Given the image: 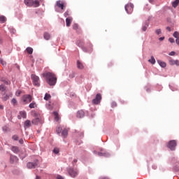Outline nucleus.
Masks as SVG:
<instances>
[{
  "label": "nucleus",
  "instance_id": "2f4dec72",
  "mask_svg": "<svg viewBox=\"0 0 179 179\" xmlns=\"http://www.w3.org/2000/svg\"><path fill=\"white\" fill-rule=\"evenodd\" d=\"M50 99H51V95L46 93L44 96V100L48 101Z\"/></svg>",
  "mask_w": 179,
  "mask_h": 179
},
{
  "label": "nucleus",
  "instance_id": "a18cd8bd",
  "mask_svg": "<svg viewBox=\"0 0 179 179\" xmlns=\"http://www.w3.org/2000/svg\"><path fill=\"white\" fill-rule=\"evenodd\" d=\"M169 41L170 43H174V38H169Z\"/></svg>",
  "mask_w": 179,
  "mask_h": 179
},
{
  "label": "nucleus",
  "instance_id": "f704fd0d",
  "mask_svg": "<svg viewBox=\"0 0 179 179\" xmlns=\"http://www.w3.org/2000/svg\"><path fill=\"white\" fill-rule=\"evenodd\" d=\"M6 90V87H5V85H0V92H5Z\"/></svg>",
  "mask_w": 179,
  "mask_h": 179
},
{
  "label": "nucleus",
  "instance_id": "79ce46f5",
  "mask_svg": "<svg viewBox=\"0 0 179 179\" xmlns=\"http://www.w3.org/2000/svg\"><path fill=\"white\" fill-rule=\"evenodd\" d=\"M64 16L65 17H68V16H69V11H66L64 13Z\"/></svg>",
  "mask_w": 179,
  "mask_h": 179
},
{
  "label": "nucleus",
  "instance_id": "393cba45",
  "mask_svg": "<svg viewBox=\"0 0 179 179\" xmlns=\"http://www.w3.org/2000/svg\"><path fill=\"white\" fill-rule=\"evenodd\" d=\"M179 4V0H175L173 2H172V6L173 8H176L178 6Z\"/></svg>",
  "mask_w": 179,
  "mask_h": 179
},
{
  "label": "nucleus",
  "instance_id": "72a5a7b5",
  "mask_svg": "<svg viewBox=\"0 0 179 179\" xmlns=\"http://www.w3.org/2000/svg\"><path fill=\"white\" fill-rule=\"evenodd\" d=\"M57 134H61V132H62V127H61V126H59V127H57Z\"/></svg>",
  "mask_w": 179,
  "mask_h": 179
},
{
  "label": "nucleus",
  "instance_id": "473e14b6",
  "mask_svg": "<svg viewBox=\"0 0 179 179\" xmlns=\"http://www.w3.org/2000/svg\"><path fill=\"white\" fill-rule=\"evenodd\" d=\"M26 50L28 52V54H33V48L28 47L27 48Z\"/></svg>",
  "mask_w": 179,
  "mask_h": 179
},
{
  "label": "nucleus",
  "instance_id": "423d86ee",
  "mask_svg": "<svg viewBox=\"0 0 179 179\" xmlns=\"http://www.w3.org/2000/svg\"><path fill=\"white\" fill-rule=\"evenodd\" d=\"M176 146H177V141H176V140H172V141H169V143H168V148L171 150H175Z\"/></svg>",
  "mask_w": 179,
  "mask_h": 179
},
{
  "label": "nucleus",
  "instance_id": "052dcab7",
  "mask_svg": "<svg viewBox=\"0 0 179 179\" xmlns=\"http://www.w3.org/2000/svg\"><path fill=\"white\" fill-rule=\"evenodd\" d=\"M0 54H1V50H0Z\"/></svg>",
  "mask_w": 179,
  "mask_h": 179
},
{
  "label": "nucleus",
  "instance_id": "20e7f679",
  "mask_svg": "<svg viewBox=\"0 0 179 179\" xmlns=\"http://www.w3.org/2000/svg\"><path fill=\"white\" fill-rule=\"evenodd\" d=\"M127 13L131 14L134 12V4L129 3L124 6Z\"/></svg>",
  "mask_w": 179,
  "mask_h": 179
},
{
  "label": "nucleus",
  "instance_id": "4d7b16f0",
  "mask_svg": "<svg viewBox=\"0 0 179 179\" xmlns=\"http://www.w3.org/2000/svg\"><path fill=\"white\" fill-rule=\"evenodd\" d=\"M1 64H2L3 65H5V64H6V63H3V61H2V60L1 61Z\"/></svg>",
  "mask_w": 179,
  "mask_h": 179
},
{
  "label": "nucleus",
  "instance_id": "4468645a",
  "mask_svg": "<svg viewBox=\"0 0 179 179\" xmlns=\"http://www.w3.org/2000/svg\"><path fill=\"white\" fill-rule=\"evenodd\" d=\"M73 18L72 17H69L66 19V24L67 27H69L71 26V24L72 23Z\"/></svg>",
  "mask_w": 179,
  "mask_h": 179
},
{
  "label": "nucleus",
  "instance_id": "0eeeda50",
  "mask_svg": "<svg viewBox=\"0 0 179 179\" xmlns=\"http://www.w3.org/2000/svg\"><path fill=\"white\" fill-rule=\"evenodd\" d=\"M100 101H101V94H97L96 95L95 99L92 100V104H100Z\"/></svg>",
  "mask_w": 179,
  "mask_h": 179
},
{
  "label": "nucleus",
  "instance_id": "c85d7f7f",
  "mask_svg": "<svg viewBox=\"0 0 179 179\" xmlns=\"http://www.w3.org/2000/svg\"><path fill=\"white\" fill-rule=\"evenodd\" d=\"M76 44L78 47H80L81 48H83L84 43L82 41H77Z\"/></svg>",
  "mask_w": 179,
  "mask_h": 179
},
{
  "label": "nucleus",
  "instance_id": "f257e3e1",
  "mask_svg": "<svg viewBox=\"0 0 179 179\" xmlns=\"http://www.w3.org/2000/svg\"><path fill=\"white\" fill-rule=\"evenodd\" d=\"M43 76L46 78V82L50 85V86H55L57 83V77L55 74L52 73H43Z\"/></svg>",
  "mask_w": 179,
  "mask_h": 179
},
{
  "label": "nucleus",
  "instance_id": "7c9ffc66",
  "mask_svg": "<svg viewBox=\"0 0 179 179\" xmlns=\"http://www.w3.org/2000/svg\"><path fill=\"white\" fill-rule=\"evenodd\" d=\"M36 107H37L36 102H32L29 104V108H36Z\"/></svg>",
  "mask_w": 179,
  "mask_h": 179
},
{
  "label": "nucleus",
  "instance_id": "cd10ccee",
  "mask_svg": "<svg viewBox=\"0 0 179 179\" xmlns=\"http://www.w3.org/2000/svg\"><path fill=\"white\" fill-rule=\"evenodd\" d=\"M6 22V17L3 15L0 16V23H5Z\"/></svg>",
  "mask_w": 179,
  "mask_h": 179
},
{
  "label": "nucleus",
  "instance_id": "5fc2aeb1",
  "mask_svg": "<svg viewBox=\"0 0 179 179\" xmlns=\"http://www.w3.org/2000/svg\"><path fill=\"white\" fill-rule=\"evenodd\" d=\"M170 55H174V52H171L170 53Z\"/></svg>",
  "mask_w": 179,
  "mask_h": 179
},
{
  "label": "nucleus",
  "instance_id": "aec40b11",
  "mask_svg": "<svg viewBox=\"0 0 179 179\" xmlns=\"http://www.w3.org/2000/svg\"><path fill=\"white\" fill-rule=\"evenodd\" d=\"M62 136H63V138H66L68 136V129H63V131H62Z\"/></svg>",
  "mask_w": 179,
  "mask_h": 179
},
{
  "label": "nucleus",
  "instance_id": "1a4fd4ad",
  "mask_svg": "<svg viewBox=\"0 0 179 179\" xmlns=\"http://www.w3.org/2000/svg\"><path fill=\"white\" fill-rule=\"evenodd\" d=\"M19 162V158L17 157L10 155V163L11 164H13V163H17Z\"/></svg>",
  "mask_w": 179,
  "mask_h": 179
},
{
  "label": "nucleus",
  "instance_id": "6e6d98bb",
  "mask_svg": "<svg viewBox=\"0 0 179 179\" xmlns=\"http://www.w3.org/2000/svg\"><path fill=\"white\" fill-rule=\"evenodd\" d=\"M73 162H74V163H77V162H78V159H74V160H73Z\"/></svg>",
  "mask_w": 179,
  "mask_h": 179
},
{
  "label": "nucleus",
  "instance_id": "a878e982",
  "mask_svg": "<svg viewBox=\"0 0 179 179\" xmlns=\"http://www.w3.org/2000/svg\"><path fill=\"white\" fill-rule=\"evenodd\" d=\"M148 27H149V24L148 23L144 24L142 27V31H146V30H148Z\"/></svg>",
  "mask_w": 179,
  "mask_h": 179
},
{
  "label": "nucleus",
  "instance_id": "5701e85b",
  "mask_svg": "<svg viewBox=\"0 0 179 179\" xmlns=\"http://www.w3.org/2000/svg\"><path fill=\"white\" fill-rule=\"evenodd\" d=\"M32 124H34V125H37L40 122V118L36 117L31 121Z\"/></svg>",
  "mask_w": 179,
  "mask_h": 179
},
{
  "label": "nucleus",
  "instance_id": "4be33fe9",
  "mask_svg": "<svg viewBox=\"0 0 179 179\" xmlns=\"http://www.w3.org/2000/svg\"><path fill=\"white\" fill-rule=\"evenodd\" d=\"M53 115L55 116V121H59V115L58 114V112H54Z\"/></svg>",
  "mask_w": 179,
  "mask_h": 179
},
{
  "label": "nucleus",
  "instance_id": "8fccbe9b",
  "mask_svg": "<svg viewBox=\"0 0 179 179\" xmlns=\"http://www.w3.org/2000/svg\"><path fill=\"white\" fill-rule=\"evenodd\" d=\"M159 41H163L164 40V37H161L159 38Z\"/></svg>",
  "mask_w": 179,
  "mask_h": 179
},
{
  "label": "nucleus",
  "instance_id": "ddd939ff",
  "mask_svg": "<svg viewBox=\"0 0 179 179\" xmlns=\"http://www.w3.org/2000/svg\"><path fill=\"white\" fill-rule=\"evenodd\" d=\"M57 6H58V8H60L62 10H64V8H65L64 2L62 1H57Z\"/></svg>",
  "mask_w": 179,
  "mask_h": 179
},
{
  "label": "nucleus",
  "instance_id": "6ab92c4d",
  "mask_svg": "<svg viewBox=\"0 0 179 179\" xmlns=\"http://www.w3.org/2000/svg\"><path fill=\"white\" fill-rule=\"evenodd\" d=\"M43 38L45 40H50L51 38V35L48 32H45L43 34Z\"/></svg>",
  "mask_w": 179,
  "mask_h": 179
},
{
  "label": "nucleus",
  "instance_id": "c756f323",
  "mask_svg": "<svg viewBox=\"0 0 179 179\" xmlns=\"http://www.w3.org/2000/svg\"><path fill=\"white\" fill-rule=\"evenodd\" d=\"M98 156H104L105 157H107V156H108V153L107 152H98L97 153Z\"/></svg>",
  "mask_w": 179,
  "mask_h": 179
},
{
  "label": "nucleus",
  "instance_id": "de8ad7c7",
  "mask_svg": "<svg viewBox=\"0 0 179 179\" xmlns=\"http://www.w3.org/2000/svg\"><path fill=\"white\" fill-rule=\"evenodd\" d=\"M19 143H20L21 145H23V139L19 140Z\"/></svg>",
  "mask_w": 179,
  "mask_h": 179
},
{
  "label": "nucleus",
  "instance_id": "a211bd4d",
  "mask_svg": "<svg viewBox=\"0 0 179 179\" xmlns=\"http://www.w3.org/2000/svg\"><path fill=\"white\" fill-rule=\"evenodd\" d=\"M77 67L78 69H83L85 68V66H83V63L80 62V61H77Z\"/></svg>",
  "mask_w": 179,
  "mask_h": 179
},
{
  "label": "nucleus",
  "instance_id": "f3484780",
  "mask_svg": "<svg viewBox=\"0 0 179 179\" xmlns=\"http://www.w3.org/2000/svg\"><path fill=\"white\" fill-rule=\"evenodd\" d=\"M24 127V128H30V127H31V122L30 120H26Z\"/></svg>",
  "mask_w": 179,
  "mask_h": 179
},
{
  "label": "nucleus",
  "instance_id": "39448f33",
  "mask_svg": "<svg viewBox=\"0 0 179 179\" xmlns=\"http://www.w3.org/2000/svg\"><path fill=\"white\" fill-rule=\"evenodd\" d=\"M33 100V98L31 96V95L27 94L24 95L22 97V101L24 104H29Z\"/></svg>",
  "mask_w": 179,
  "mask_h": 179
},
{
  "label": "nucleus",
  "instance_id": "c9c22d12",
  "mask_svg": "<svg viewBox=\"0 0 179 179\" xmlns=\"http://www.w3.org/2000/svg\"><path fill=\"white\" fill-rule=\"evenodd\" d=\"M173 37H175V38H179V33L178 31H175L173 34Z\"/></svg>",
  "mask_w": 179,
  "mask_h": 179
},
{
  "label": "nucleus",
  "instance_id": "4c0bfd02",
  "mask_svg": "<svg viewBox=\"0 0 179 179\" xmlns=\"http://www.w3.org/2000/svg\"><path fill=\"white\" fill-rule=\"evenodd\" d=\"M155 33L157 35L162 34V29H158L155 30Z\"/></svg>",
  "mask_w": 179,
  "mask_h": 179
},
{
  "label": "nucleus",
  "instance_id": "c03bdc74",
  "mask_svg": "<svg viewBox=\"0 0 179 179\" xmlns=\"http://www.w3.org/2000/svg\"><path fill=\"white\" fill-rule=\"evenodd\" d=\"M21 94H22V92H20V91H17L15 93L16 96H20Z\"/></svg>",
  "mask_w": 179,
  "mask_h": 179
},
{
  "label": "nucleus",
  "instance_id": "f8f14e48",
  "mask_svg": "<svg viewBox=\"0 0 179 179\" xmlns=\"http://www.w3.org/2000/svg\"><path fill=\"white\" fill-rule=\"evenodd\" d=\"M26 117H27L26 111L23 110L20 112V115H18L19 120H22V118H26Z\"/></svg>",
  "mask_w": 179,
  "mask_h": 179
},
{
  "label": "nucleus",
  "instance_id": "b1692460",
  "mask_svg": "<svg viewBox=\"0 0 179 179\" xmlns=\"http://www.w3.org/2000/svg\"><path fill=\"white\" fill-rule=\"evenodd\" d=\"M11 150L12 152H13L14 153H18L19 152V148L16 147V146H13L11 148Z\"/></svg>",
  "mask_w": 179,
  "mask_h": 179
},
{
  "label": "nucleus",
  "instance_id": "412c9836",
  "mask_svg": "<svg viewBox=\"0 0 179 179\" xmlns=\"http://www.w3.org/2000/svg\"><path fill=\"white\" fill-rule=\"evenodd\" d=\"M157 62H158L159 65H160V66H162V68H166V62H162L161 60H158Z\"/></svg>",
  "mask_w": 179,
  "mask_h": 179
},
{
  "label": "nucleus",
  "instance_id": "3c124183",
  "mask_svg": "<svg viewBox=\"0 0 179 179\" xmlns=\"http://www.w3.org/2000/svg\"><path fill=\"white\" fill-rule=\"evenodd\" d=\"M100 179H108V178H107V177H101V178H100Z\"/></svg>",
  "mask_w": 179,
  "mask_h": 179
},
{
  "label": "nucleus",
  "instance_id": "bb28decb",
  "mask_svg": "<svg viewBox=\"0 0 179 179\" xmlns=\"http://www.w3.org/2000/svg\"><path fill=\"white\" fill-rule=\"evenodd\" d=\"M148 62H150L152 65H155L156 64V59H155V57L153 56L151 57V59L148 60Z\"/></svg>",
  "mask_w": 179,
  "mask_h": 179
},
{
  "label": "nucleus",
  "instance_id": "6e6552de",
  "mask_svg": "<svg viewBox=\"0 0 179 179\" xmlns=\"http://www.w3.org/2000/svg\"><path fill=\"white\" fill-rule=\"evenodd\" d=\"M68 173H69V176H71V177H73V178H75V177H76V176H78V170L73 169L72 168H70L68 170Z\"/></svg>",
  "mask_w": 179,
  "mask_h": 179
},
{
  "label": "nucleus",
  "instance_id": "603ef678",
  "mask_svg": "<svg viewBox=\"0 0 179 179\" xmlns=\"http://www.w3.org/2000/svg\"><path fill=\"white\" fill-rule=\"evenodd\" d=\"M0 108H1V110H3V106L0 105Z\"/></svg>",
  "mask_w": 179,
  "mask_h": 179
},
{
  "label": "nucleus",
  "instance_id": "e433bc0d",
  "mask_svg": "<svg viewBox=\"0 0 179 179\" xmlns=\"http://www.w3.org/2000/svg\"><path fill=\"white\" fill-rule=\"evenodd\" d=\"M73 30H78V29H79V25H78V24H74L73 25Z\"/></svg>",
  "mask_w": 179,
  "mask_h": 179
},
{
  "label": "nucleus",
  "instance_id": "ea45409f",
  "mask_svg": "<svg viewBox=\"0 0 179 179\" xmlns=\"http://www.w3.org/2000/svg\"><path fill=\"white\" fill-rule=\"evenodd\" d=\"M53 152H55V155H58V153H59V149H58V148H55V149L53 150Z\"/></svg>",
  "mask_w": 179,
  "mask_h": 179
},
{
  "label": "nucleus",
  "instance_id": "9b49d317",
  "mask_svg": "<svg viewBox=\"0 0 179 179\" xmlns=\"http://www.w3.org/2000/svg\"><path fill=\"white\" fill-rule=\"evenodd\" d=\"M85 117V111L83 110H78L77 112V117L78 118H83Z\"/></svg>",
  "mask_w": 179,
  "mask_h": 179
},
{
  "label": "nucleus",
  "instance_id": "2eb2a0df",
  "mask_svg": "<svg viewBox=\"0 0 179 179\" xmlns=\"http://www.w3.org/2000/svg\"><path fill=\"white\" fill-rule=\"evenodd\" d=\"M28 169H36V166H37L36 163H33V162H29L27 164Z\"/></svg>",
  "mask_w": 179,
  "mask_h": 179
},
{
  "label": "nucleus",
  "instance_id": "864d4df0",
  "mask_svg": "<svg viewBox=\"0 0 179 179\" xmlns=\"http://www.w3.org/2000/svg\"><path fill=\"white\" fill-rule=\"evenodd\" d=\"M0 44H2V38L0 37Z\"/></svg>",
  "mask_w": 179,
  "mask_h": 179
},
{
  "label": "nucleus",
  "instance_id": "49530a36",
  "mask_svg": "<svg viewBox=\"0 0 179 179\" xmlns=\"http://www.w3.org/2000/svg\"><path fill=\"white\" fill-rule=\"evenodd\" d=\"M166 30H168V31H171V28H170V27H166Z\"/></svg>",
  "mask_w": 179,
  "mask_h": 179
},
{
  "label": "nucleus",
  "instance_id": "9d476101",
  "mask_svg": "<svg viewBox=\"0 0 179 179\" xmlns=\"http://www.w3.org/2000/svg\"><path fill=\"white\" fill-rule=\"evenodd\" d=\"M12 96H13V94L10 92L9 94H6L3 95L2 100L3 101H6V100H9V98L12 97Z\"/></svg>",
  "mask_w": 179,
  "mask_h": 179
},
{
  "label": "nucleus",
  "instance_id": "09e8293b",
  "mask_svg": "<svg viewBox=\"0 0 179 179\" xmlns=\"http://www.w3.org/2000/svg\"><path fill=\"white\" fill-rule=\"evenodd\" d=\"M176 44L179 45V38H176Z\"/></svg>",
  "mask_w": 179,
  "mask_h": 179
},
{
  "label": "nucleus",
  "instance_id": "37998d69",
  "mask_svg": "<svg viewBox=\"0 0 179 179\" xmlns=\"http://www.w3.org/2000/svg\"><path fill=\"white\" fill-rule=\"evenodd\" d=\"M111 106L113 108L117 107V102H112Z\"/></svg>",
  "mask_w": 179,
  "mask_h": 179
},
{
  "label": "nucleus",
  "instance_id": "13d9d810",
  "mask_svg": "<svg viewBox=\"0 0 179 179\" xmlns=\"http://www.w3.org/2000/svg\"><path fill=\"white\" fill-rule=\"evenodd\" d=\"M36 179H40V178L38 176H36Z\"/></svg>",
  "mask_w": 179,
  "mask_h": 179
},
{
  "label": "nucleus",
  "instance_id": "58836bf2",
  "mask_svg": "<svg viewBox=\"0 0 179 179\" xmlns=\"http://www.w3.org/2000/svg\"><path fill=\"white\" fill-rule=\"evenodd\" d=\"M11 103H12V104H13V106H15V104H16V103H17V101L16 100V99L13 98L11 100Z\"/></svg>",
  "mask_w": 179,
  "mask_h": 179
},
{
  "label": "nucleus",
  "instance_id": "bf43d9fd",
  "mask_svg": "<svg viewBox=\"0 0 179 179\" xmlns=\"http://www.w3.org/2000/svg\"><path fill=\"white\" fill-rule=\"evenodd\" d=\"M34 115H37V113H34Z\"/></svg>",
  "mask_w": 179,
  "mask_h": 179
},
{
  "label": "nucleus",
  "instance_id": "7ed1b4c3",
  "mask_svg": "<svg viewBox=\"0 0 179 179\" xmlns=\"http://www.w3.org/2000/svg\"><path fill=\"white\" fill-rule=\"evenodd\" d=\"M31 78L32 79V82H33L34 86H37L38 87V86H40V78H38V76H36V74H32L31 76Z\"/></svg>",
  "mask_w": 179,
  "mask_h": 179
},
{
  "label": "nucleus",
  "instance_id": "a19ab883",
  "mask_svg": "<svg viewBox=\"0 0 179 179\" xmlns=\"http://www.w3.org/2000/svg\"><path fill=\"white\" fill-rule=\"evenodd\" d=\"M12 138L13 141H17L19 139V136H17V135H14Z\"/></svg>",
  "mask_w": 179,
  "mask_h": 179
},
{
  "label": "nucleus",
  "instance_id": "f03ea898",
  "mask_svg": "<svg viewBox=\"0 0 179 179\" xmlns=\"http://www.w3.org/2000/svg\"><path fill=\"white\" fill-rule=\"evenodd\" d=\"M24 2L29 8H38L40 6V1L38 0H24Z\"/></svg>",
  "mask_w": 179,
  "mask_h": 179
},
{
  "label": "nucleus",
  "instance_id": "dca6fc26",
  "mask_svg": "<svg viewBox=\"0 0 179 179\" xmlns=\"http://www.w3.org/2000/svg\"><path fill=\"white\" fill-rule=\"evenodd\" d=\"M169 64L171 65H177V66H179V61L178 60L171 59V60H169Z\"/></svg>",
  "mask_w": 179,
  "mask_h": 179
}]
</instances>
